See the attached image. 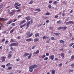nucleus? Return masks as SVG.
Here are the masks:
<instances>
[{"instance_id":"obj_1","label":"nucleus","mask_w":74,"mask_h":74,"mask_svg":"<svg viewBox=\"0 0 74 74\" xmlns=\"http://www.w3.org/2000/svg\"><path fill=\"white\" fill-rule=\"evenodd\" d=\"M31 23H33V20H32L31 21H29L27 23V25H26V28L27 29L28 27H29V25H30V24Z\"/></svg>"},{"instance_id":"obj_2","label":"nucleus","mask_w":74,"mask_h":74,"mask_svg":"<svg viewBox=\"0 0 74 74\" xmlns=\"http://www.w3.org/2000/svg\"><path fill=\"white\" fill-rule=\"evenodd\" d=\"M22 24H20V23L19 24V25H20V27L21 28H22V27H24V26H26V24L25 23L23 25H21Z\"/></svg>"},{"instance_id":"obj_3","label":"nucleus","mask_w":74,"mask_h":74,"mask_svg":"<svg viewBox=\"0 0 74 74\" xmlns=\"http://www.w3.org/2000/svg\"><path fill=\"white\" fill-rule=\"evenodd\" d=\"M54 58H55V56L53 55H51L49 57V59H51V60H53L54 59Z\"/></svg>"},{"instance_id":"obj_4","label":"nucleus","mask_w":74,"mask_h":74,"mask_svg":"<svg viewBox=\"0 0 74 74\" xmlns=\"http://www.w3.org/2000/svg\"><path fill=\"white\" fill-rule=\"evenodd\" d=\"M26 41H27L28 42H30V41H33V39L32 38H29L27 39L26 40Z\"/></svg>"},{"instance_id":"obj_5","label":"nucleus","mask_w":74,"mask_h":74,"mask_svg":"<svg viewBox=\"0 0 74 74\" xmlns=\"http://www.w3.org/2000/svg\"><path fill=\"white\" fill-rule=\"evenodd\" d=\"M1 58H2V62H4V61H5V58H6L5 57H1Z\"/></svg>"},{"instance_id":"obj_6","label":"nucleus","mask_w":74,"mask_h":74,"mask_svg":"<svg viewBox=\"0 0 74 74\" xmlns=\"http://www.w3.org/2000/svg\"><path fill=\"white\" fill-rule=\"evenodd\" d=\"M8 57L9 59H10V58H11L12 57V55H11V54L10 53H9L8 55Z\"/></svg>"},{"instance_id":"obj_7","label":"nucleus","mask_w":74,"mask_h":74,"mask_svg":"<svg viewBox=\"0 0 74 74\" xmlns=\"http://www.w3.org/2000/svg\"><path fill=\"white\" fill-rule=\"evenodd\" d=\"M61 56H62V58H63L64 59V54L63 53H61Z\"/></svg>"},{"instance_id":"obj_8","label":"nucleus","mask_w":74,"mask_h":74,"mask_svg":"<svg viewBox=\"0 0 74 74\" xmlns=\"http://www.w3.org/2000/svg\"><path fill=\"white\" fill-rule=\"evenodd\" d=\"M25 19H26L27 21H29L30 20V18L29 16H28L25 18Z\"/></svg>"},{"instance_id":"obj_9","label":"nucleus","mask_w":74,"mask_h":74,"mask_svg":"<svg viewBox=\"0 0 74 74\" xmlns=\"http://www.w3.org/2000/svg\"><path fill=\"white\" fill-rule=\"evenodd\" d=\"M39 52H40V51H39V50H37L36 52H34L33 53L34 54H38V53H39Z\"/></svg>"},{"instance_id":"obj_10","label":"nucleus","mask_w":74,"mask_h":74,"mask_svg":"<svg viewBox=\"0 0 74 74\" xmlns=\"http://www.w3.org/2000/svg\"><path fill=\"white\" fill-rule=\"evenodd\" d=\"M34 42H37L38 41H39V39L38 38H36L34 39Z\"/></svg>"},{"instance_id":"obj_11","label":"nucleus","mask_w":74,"mask_h":74,"mask_svg":"<svg viewBox=\"0 0 74 74\" xmlns=\"http://www.w3.org/2000/svg\"><path fill=\"white\" fill-rule=\"evenodd\" d=\"M25 22H26V20H24L23 21L20 23V24H23V23H25Z\"/></svg>"},{"instance_id":"obj_12","label":"nucleus","mask_w":74,"mask_h":74,"mask_svg":"<svg viewBox=\"0 0 74 74\" xmlns=\"http://www.w3.org/2000/svg\"><path fill=\"white\" fill-rule=\"evenodd\" d=\"M32 66L33 67V69H34L37 68V66L36 65H32Z\"/></svg>"},{"instance_id":"obj_13","label":"nucleus","mask_w":74,"mask_h":74,"mask_svg":"<svg viewBox=\"0 0 74 74\" xmlns=\"http://www.w3.org/2000/svg\"><path fill=\"white\" fill-rule=\"evenodd\" d=\"M59 41L60 43H62V44H64V41L63 40H60Z\"/></svg>"},{"instance_id":"obj_14","label":"nucleus","mask_w":74,"mask_h":74,"mask_svg":"<svg viewBox=\"0 0 74 74\" xmlns=\"http://www.w3.org/2000/svg\"><path fill=\"white\" fill-rule=\"evenodd\" d=\"M15 12H16L15 10H13L12 12H10V14H11L12 15H14V13H15Z\"/></svg>"},{"instance_id":"obj_15","label":"nucleus","mask_w":74,"mask_h":74,"mask_svg":"<svg viewBox=\"0 0 74 74\" xmlns=\"http://www.w3.org/2000/svg\"><path fill=\"white\" fill-rule=\"evenodd\" d=\"M58 3L57 1H54L53 3V4H54V5H56Z\"/></svg>"},{"instance_id":"obj_16","label":"nucleus","mask_w":74,"mask_h":74,"mask_svg":"<svg viewBox=\"0 0 74 74\" xmlns=\"http://www.w3.org/2000/svg\"><path fill=\"white\" fill-rule=\"evenodd\" d=\"M12 23V21H10L8 22H7V23L6 24V25H10V23Z\"/></svg>"},{"instance_id":"obj_17","label":"nucleus","mask_w":74,"mask_h":74,"mask_svg":"<svg viewBox=\"0 0 74 74\" xmlns=\"http://www.w3.org/2000/svg\"><path fill=\"white\" fill-rule=\"evenodd\" d=\"M50 38L51 40H56V39L55 38L53 37H51Z\"/></svg>"},{"instance_id":"obj_18","label":"nucleus","mask_w":74,"mask_h":74,"mask_svg":"<svg viewBox=\"0 0 74 74\" xmlns=\"http://www.w3.org/2000/svg\"><path fill=\"white\" fill-rule=\"evenodd\" d=\"M14 30H15V29L14 28H13L12 29L10 30V33H13V32H14Z\"/></svg>"},{"instance_id":"obj_19","label":"nucleus","mask_w":74,"mask_h":74,"mask_svg":"<svg viewBox=\"0 0 74 74\" xmlns=\"http://www.w3.org/2000/svg\"><path fill=\"white\" fill-rule=\"evenodd\" d=\"M29 55V53H25L24 54V56H28V55Z\"/></svg>"},{"instance_id":"obj_20","label":"nucleus","mask_w":74,"mask_h":74,"mask_svg":"<svg viewBox=\"0 0 74 74\" xmlns=\"http://www.w3.org/2000/svg\"><path fill=\"white\" fill-rule=\"evenodd\" d=\"M37 10H38V12H40V11H41V10L39 8L35 9V11H37Z\"/></svg>"},{"instance_id":"obj_21","label":"nucleus","mask_w":74,"mask_h":74,"mask_svg":"<svg viewBox=\"0 0 74 74\" xmlns=\"http://www.w3.org/2000/svg\"><path fill=\"white\" fill-rule=\"evenodd\" d=\"M6 67H8L9 66H11V64L10 63L7 64L6 65Z\"/></svg>"},{"instance_id":"obj_22","label":"nucleus","mask_w":74,"mask_h":74,"mask_svg":"<svg viewBox=\"0 0 74 74\" xmlns=\"http://www.w3.org/2000/svg\"><path fill=\"white\" fill-rule=\"evenodd\" d=\"M14 7L15 8H16V9H17V10H18V9L19 8V7H18L17 5L14 6Z\"/></svg>"},{"instance_id":"obj_23","label":"nucleus","mask_w":74,"mask_h":74,"mask_svg":"<svg viewBox=\"0 0 74 74\" xmlns=\"http://www.w3.org/2000/svg\"><path fill=\"white\" fill-rule=\"evenodd\" d=\"M34 3V1L33 0H31V1L29 3V4H33Z\"/></svg>"},{"instance_id":"obj_24","label":"nucleus","mask_w":74,"mask_h":74,"mask_svg":"<svg viewBox=\"0 0 74 74\" xmlns=\"http://www.w3.org/2000/svg\"><path fill=\"white\" fill-rule=\"evenodd\" d=\"M40 36V34L38 33H37L35 35V36L38 37V36Z\"/></svg>"},{"instance_id":"obj_25","label":"nucleus","mask_w":74,"mask_h":74,"mask_svg":"<svg viewBox=\"0 0 74 74\" xmlns=\"http://www.w3.org/2000/svg\"><path fill=\"white\" fill-rule=\"evenodd\" d=\"M0 21H6V19L4 18H0Z\"/></svg>"},{"instance_id":"obj_26","label":"nucleus","mask_w":74,"mask_h":74,"mask_svg":"<svg viewBox=\"0 0 74 74\" xmlns=\"http://www.w3.org/2000/svg\"><path fill=\"white\" fill-rule=\"evenodd\" d=\"M32 54L30 53L28 58V59H30V58H31V57H32Z\"/></svg>"},{"instance_id":"obj_27","label":"nucleus","mask_w":74,"mask_h":74,"mask_svg":"<svg viewBox=\"0 0 74 74\" xmlns=\"http://www.w3.org/2000/svg\"><path fill=\"white\" fill-rule=\"evenodd\" d=\"M64 29V30H65L67 29V27H62V29Z\"/></svg>"},{"instance_id":"obj_28","label":"nucleus","mask_w":74,"mask_h":74,"mask_svg":"<svg viewBox=\"0 0 74 74\" xmlns=\"http://www.w3.org/2000/svg\"><path fill=\"white\" fill-rule=\"evenodd\" d=\"M19 3H16L14 5V6H17L19 4Z\"/></svg>"},{"instance_id":"obj_29","label":"nucleus","mask_w":74,"mask_h":74,"mask_svg":"<svg viewBox=\"0 0 74 74\" xmlns=\"http://www.w3.org/2000/svg\"><path fill=\"white\" fill-rule=\"evenodd\" d=\"M14 44V46H16L18 44V43H13Z\"/></svg>"},{"instance_id":"obj_30","label":"nucleus","mask_w":74,"mask_h":74,"mask_svg":"<svg viewBox=\"0 0 74 74\" xmlns=\"http://www.w3.org/2000/svg\"><path fill=\"white\" fill-rule=\"evenodd\" d=\"M57 23H62V21L59 20L57 22Z\"/></svg>"},{"instance_id":"obj_31","label":"nucleus","mask_w":74,"mask_h":74,"mask_svg":"<svg viewBox=\"0 0 74 74\" xmlns=\"http://www.w3.org/2000/svg\"><path fill=\"white\" fill-rule=\"evenodd\" d=\"M33 33H31L28 35V37H31L32 36H33Z\"/></svg>"},{"instance_id":"obj_32","label":"nucleus","mask_w":74,"mask_h":74,"mask_svg":"<svg viewBox=\"0 0 74 74\" xmlns=\"http://www.w3.org/2000/svg\"><path fill=\"white\" fill-rule=\"evenodd\" d=\"M4 6V5L2 4L0 5V9L3 8V7Z\"/></svg>"},{"instance_id":"obj_33","label":"nucleus","mask_w":74,"mask_h":74,"mask_svg":"<svg viewBox=\"0 0 74 74\" xmlns=\"http://www.w3.org/2000/svg\"><path fill=\"white\" fill-rule=\"evenodd\" d=\"M10 47H13L14 46V43H11V44H10Z\"/></svg>"},{"instance_id":"obj_34","label":"nucleus","mask_w":74,"mask_h":74,"mask_svg":"<svg viewBox=\"0 0 74 74\" xmlns=\"http://www.w3.org/2000/svg\"><path fill=\"white\" fill-rule=\"evenodd\" d=\"M55 73V70H53L52 71V74H54Z\"/></svg>"},{"instance_id":"obj_35","label":"nucleus","mask_w":74,"mask_h":74,"mask_svg":"<svg viewBox=\"0 0 74 74\" xmlns=\"http://www.w3.org/2000/svg\"><path fill=\"white\" fill-rule=\"evenodd\" d=\"M46 15H50V13L49 12H47L45 14Z\"/></svg>"},{"instance_id":"obj_36","label":"nucleus","mask_w":74,"mask_h":74,"mask_svg":"<svg viewBox=\"0 0 74 74\" xmlns=\"http://www.w3.org/2000/svg\"><path fill=\"white\" fill-rule=\"evenodd\" d=\"M53 34H55L56 36H59V33H54Z\"/></svg>"},{"instance_id":"obj_37","label":"nucleus","mask_w":74,"mask_h":74,"mask_svg":"<svg viewBox=\"0 0 74 74\" xmlns=\"http://www.w3.org/2000/svg\"><path fill=\"white\" fill-rule=\"evenodd\" d=\"M58 30H61L62 29V27H60L57 28Z\"/></svg>"},{"instance_id":"obj_38","label":"nucleus","mask_w":74,"mask_h":74,"mask_svg":"<svg viewBox=\"0 0 74 74\" xmlns=\"http://www.w3.org/2000/svg\"><path fill=\"white\" fill-rule=\"evenodd\" d=\"M60 51H62V52H64L65 51V50H64V49H60Z\"/></svg>"},{"instance_id":"obj_39","label":"nucleus","mask_w":74,"mask_h":74,"mask_svg":"<svg viewBox=\"0 0 74 74\" xmlns=\"http://www.w3.org/2000/svg\"><path fill=\"white\" fill-rule=\"evenodd\" d=\"M71 59H74V54L71 57Z\"/></svg>"},{"instance_id":"obj_40","label":"nucleus","mask_w":74,"mask_h":74,"mask_svg":"<svg viewBox=\"0 0 74 74\" xmlns=\"http://www.w3.org/2000/svg\"><path fill=\"white\" fill-rule=\"evenodd\" d=\"M29 68L30 69H33V65H32V66H30L29 67Z\"/></svg>"},{"instance_id":"obj_41","label":"nucleus","mask_w":74,"mask_h":74,"mask_svg":"<svg viewBox=\"0 0 74 74\" xmlns=\"http://www.w3.org/2000/svg\"><path fill=\"white\" fill-rule=\"evenodd\" d=\"M36 48V45H34L32 47V49H34Z\"/></svg>"},{"instance_id":"obj_42","label":"nucleus","mask_w":74,"mask_h":74,"mask_svg":"<svg viewBox=\"0 0 74 74\" xmlns=\"http://www.w3.org/2000/svg\"><path fill=\"white\" fill-rule=\"evenodd\" d=\"M21 10L20 9H19L17 10V12H21Z\"/></svg>"},{"instance_id":"obj_43","label":"nucleus","mask_w":74,"mask_h":74,"mask_svg":"<svg viewBox=\"0 0 74 74\" xmlns=\"http://www.w3.org/2000/svg\"><path fill=\"white\" fill-rule=\"evenodd\" d=\"M1 67L3 68H5V65H2L1 66Z\"/></svg>"},{"instance_id":"obj_44","label":"nucleus","mask_w":74,"mask_h":74,"mask_svg":"<svg viewBox=\"0 0 74 74\" xmlns=\"http://www.w3.org/2000/svg\"><path fill=\"white\" fill-rule=\"evenodd\" d=\"M30 33V32L29 31L27 33V35L28 36V35H29Z\"/></svg>"},{"instance_id":"obj_45","label":"nucleus","mask_w":74,"mask_h":74,"mask_svg":"<svg viewBox=\"0 0 74 74\" xmlns=\"http://www.w3.org/2000/svg\"><path fill=\"white\" fill-rule=\"evenodd\" d=\"M12 69V67L10 66L8 68V70H11Z\"/></svg>"},{"instance_id":"obj_46","label":"nucleus","mask_w":74,"mask_h":74,"mask_svg":"<svg viewBox=\"0 0 74 74\" xmlns=\"http://www.w3.org/2000/svg\"><path fill=\"white\" fill-rule=\"evenodd\" d=\"M48 7L49 9L51 8V5H48Z\"/></svg>"},{"instance_id":"obj_47","label":"nucleus","mask_w":74,"mask_h":74,"mask_svg":"<svg viewBox=\"0 0 74 74\" xmlns=\"http://www.w3.org/2000/svg\"><path fill=\"white\" fill-rule=\"evenodd\" d=\"M46 38H47L46 37V36H44L43 37V40H45V39H46Z\"/></svg>"},{"instance_id":"obj_48","label":"nucleus","mask_w":74,"mask_h":74,"mask_svg":"<svg viewBox=\"0 0 74 74\" xmlns=\"http://www.w3.org/2000/svg\"><path fill=\"white\" fill-rule=\"evenodd\" d=\"M11 25L12 26H14L15 25V23H13L11 24Z\"/></svg>"},{"instance_id":"obj_49","label":"nucleus","mask_w":74,"mask_h":74,"mask_svg":"<svg viewBox=\"0 0 74 74\" xmlns=\"http://www.w3.org/2000/svg\"><path fill=\"white\" fill-rule=\"evenodd\" d=\"M11 41H12V42H14L15 41H14V40L11 39Z\"/></svg>"},{"instance_id":"obj_50","label":"nucleus","mask_w":74,"mask_h":74,"mask_svg":"<svg viewBox=\"0 0 74 74\" xmlns=\"http://www.w3.org/2000/svg\"><path fill=\"white\" fill-rule=\"evenodd\" d=\"M29 71H30V72H33V69H29Z\"/></svg>"},{"instance_id":"obj_51","label":"nucleus","mask_w":74,"mask_h":74,"mask_svg":"<svg viewBox=\"0 0 74 74\" xmlns=\"http://www.w3.org/2000/svg\"><path fill=\"white\" fill-rule=\"evenodd\" d=\"M8 42H9L8 40H6L5 42V44H8Z\"/></svg>"},{"instance_id":"obj_52","label":"nucleus","mask_w":74,"mask_h":74,"mask_svg":"<svg viewBox=\"0 0 74 74\" xmlns=\"http://www.w3.org/2000/svg\"><path fill=\"white\" fill-rule=\"evenodd\" d=\"M73 44H74V43H72L69 46H70V47H71V46H72L73 45Z\"/></svg>"},{"instance_id":"obj_53","label":"nucleus","mask_w":74,"mask_h":74,"mask_svg":"<svg viewBox=\"0 0 74 74\" xmlns=\"http://www.w3.org/2000/svg\"><path fill=\"white\" fill-rule=\"evenodd\" d=\"M45 56H46V55H44L42 56V58H45Z\"/></svg>"},{"instance_id":"obj_54","label":"nucleus","mask_w":74,"mask_h":74,"mask_svg":"<svg viewBox=\"0 0 74 74\" xmlns=\"http://www.w3.org/2000/svg\"><path fill=\"white\" fill-rule=\"evenodd\" d=\"M62 16H65V14H64V13H62Z\"/></svg>"},{"instance_id":"obj_55","label":"nucleus","mask_w":74,"mask_h":74,"mask_svg":"<svg viewBox=\"0 0 74 74\" xmlns=\"http://www.w3.org/2000/svg\"><path fill=\"white\" fill-rule=\"evenodd\" d=\"M62 66V63H60L59 64V67H61Z\"/></svg>"},{"instance_id":"obj_56","label":"nucleus","mask_w":74,"mask_h":74,"mask_svg":"<svg viewBox=\"0 0 74 74\" xmlns=\"http://www.w3.org/2000/svg\"><path fill=\"white\" fill-rule=\"evenodd\" d=\"M5 41V39H3V40H1V42H4Z\"/></svg>"},{"instance_id":"obj_57","label":"nucleus","mask_w":74,"mask_h":74,"mask_svg":"<svg viewBox=\"0 0 74 74\" xmlns=\"http://www.w3.org/2000/svg\"><path fill=\"white\" fill-rule=\"evenodd\" d=\"M55 60L57 62V61H58V58H55Z\"/></svg>"},{"instance_id":"obj_58","label":"nucleus","mask_w":74,"mask_h":74,"mask_svg":"<svg viewBox=\"0 0 74 74\" xmlns=\"http://www.w3.org/2000/svg\"><path fill=\"white\" fill-rule=\"evenodd\" d=\"M68 53H71V50H69L68 51Z\"/></svg>"},{"instance_id":"obj_59","label":"nucleus","mask_w":74,"mask_h":74,"mask_svg":"<svg viewBox=\"0 0 74 74\" xmlns=\"http://www.w3.org/2000/svg\"><path fill=\"white\" fill-rule=\"evenodd\" d=\"M46 56H49V53H46Z\"/></svg>"},{"instance_id":"obj_60","label":"nucleus","mask_w":74,"mask_h":74,"mask_svg":"<svg viewBox=\"0 0 74 74\" xmlns=\"http://www.w3.org/2000/svg\"><path fill=\"white\" fill-rule=\"evenodd\" d=\"M48 57H46L44 58V60H48Z\"/></svg>"},{"instance_id":"obj_61","label":"nucleus","mask_w":74,"mask_h":74,"mask_svg":"<svg viewBox=\"0 0 74 74\" xmlns=\"http://www.w3.org/2000/svg\"><path fill=\"white\" fill-rule=\"evenodd\" d=\"M72 67H74V64H73L71 65Z\"/></svg>"},{"instance_id":"obj_62","label":"nucleus","mask_w":74,"mask_h":74,"mask_svg":"<svg viewBox=\"0 0 74 74\" xmlns=\"http://www.w3.org/2000/svg\"><path fill=\"white\" fill-rule=\"evenodd\" d=\"M20 60L18 58L17 59H16V61H19Z\"/></svg>"},{"instance_id":"obj_63","label":"nucleus","mask_w":74,"mask_h":74,"mask_svg":"<svg viewBox=\"0 0 74 74\" xmlns=\"http://www.w3.org/2000/svg\"><path fill=\"white\" fill-rule=\"evenodd\" d=\"M72 21H69V22L70 24H71L72 23Z\"/></svg>"},{"instance_id":"obj_64","label":"nucleus","mask_w":74,"mask_h":74,"mask_svg":"<svg viewBox=\"0 0 74 74\" xmlns=\"http://www.w3.org/2000/svg\"><path fill=\"white\" fill-rule=\"evenodd\" d=\"M21 16H22V15H19L18 17V18H21Z\"/></svg>"}]
</instances>
